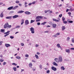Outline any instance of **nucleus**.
<instances>
[{
	"label": "nucleus",
	"mask_w": 74,
	"mask_h": 74,
	"mask_svg": "<svg viewBox=\"0 0 74 74\" xmlns=\"http://www.w3.org/2000/svg\"><path fill=\"white\" fill-rule=\"evenodd\" d=\"M30 30L31 31L32 33L34 34V28L32 27H31L30 28Z\"/></svg>",
	"instance_id": "f257e3e1"
},
{
	"label": "nucleus",
	"mask_w": 74,
	"mask_h": 74,
	"mask_svg": "<svg viewBox=\"0 0 74 74\" xmlns=\"http://www.w3.org/2000/svg\"><path fill=\"white\" fill-rule=\"evenodd\" d=\"M59 61L60 62H62L63 60V59L62 58V57L61 56H60L58 58Z\"/></svg>",
	"instance_id": "f03ea898"
},
{
	"label": "nucleus",
	"mask_w": 74,
	"mask_h": 74,
	"mask_svg": "<svg viewBox=\"0 0 74 74\" xmlns=\"http://www.w3.org/2000/svg\"><path fill=\"white\" fill-rule=\"evenodd\" d=\"M8 23H7L4 25V28L6 29L7 27H8Z\"/></svg>",
	"instance_id": "7ed1b4c3"
},
{
	"label": "nucleus",
	"mask_w": 74,
	"mask_h": 74,
	"mask_svg": "<svg viewBox=\"0 0 74 74\" xmlns=\"http://www.w3.org/2000/svg\"><path fill=\"white\" fill-rule=\"evenodd\" d=\"M29 20H26L25 21V25H28V24H29Z\"/></svg>",
	"instance_id": "20e7f679"
},
{
	"label": "nucleus",
	"mask_w": 74,
	"mask_h": 74,
	"mask_svg": "<svg viewBox=\"0 0 74 74\" xmlns=\"http://www.w3.org/2000/svg\"><path fill=\"white\" fill-rule=\"evenodd\" d=\"M42 16H37L36 17V19H42Z\"/></svg>",
	"instance_id": "39448f33"
},
{
	"label": "nucleus",
	"mask_w": 74,
	"mask_h": 74,
	"mask_svg": "<svg viewBox=\"0 0 74 74\" xmlns=\"http://www.w3.org/2000/svg\"><path fill=\"white\" fill-rule=\"evenodd\" d=\"M5 45L7 48H8V47H11V45L10 44H5Z\"/></svg>",
	"instance_id": "423d86ee"
},
{
	"label": "nucleus",
	"mask_w": 74,
	"mask_h": 74,
	"mask_svg": "<svg viewBox=\"0 0 74 74\" xmlns=\"http://www.w3.org/2000/svg\"><path fill=\"white\" fill-rule=\"evenodd\" d=\"M51 69L52 70H53L54 71H56V68H55V67L53 66L51 67Z\"/></svg>",
	"instance_id": "0eeeda50"
},
{
	"label": "nucleus",
	"mask_w": 74,
	"mask_h": 74,
	"mask_svg": "<svg viewBox=\"0 0 74 74\" xmlns=\"http://www.w3.org/2000/svg\"><path fill=\"white\" fill-rule=\"evenodd\" d=\"M19 16L18 15H15L14 16H13L12 17L13 18V19H15V18H18V17Z\"/></svg>",
	"instance_id": "6e6552de"
},
{
	"label": "nucleus",
	"mask_w": 74,
	"mask_h": 74,
	"mask_svg": "<svg viewBox=\"0 0 74 74\" xmlns=\"http://www.w3.org/2000/svg\"><path fill=\"white\" fill-rule=\"evenodd\" d=\"M54 60L55 62H56V63H59V60H58V58L55 59H54Z\"/></svg>",
	"instance_id": "1a4fd4ad"
},
{
	"label": "nucleus",
	"mask_w": 74,
	"mask_h": 74,
	"mask_svg": "<svg viewBox=\"0 0 74 74\" xmlns=\"http://www.w3.org/2000/svg\"><path fill=\"white\" fill-rule=\"evenodd\" d=\"M25 14H27V15H30V14H31V13L29 12H25Z\"/></svg>",
	"instance_id": "9d476101"
},
{
	"label": "nucleus",
	"mask_w": 74,
	"mask_h": 74,
	"mask_svg": "<svg viewBox=\"0 0 74 74\" xmlns=\"http://www.w3.org/2000/svg\"><path fill=\"white\" fill-rule=\"evenodd\" d=\"M13 8H14L13 6H11V7H10L9 8H8V10H12Z\"/></svg>",
	"instance_id": "9b49d317"
},
{
	"label": "nucleus",
	"mask_w": 74,
	"mask_h": 74,
	"mask_svg": "<svg viewBox=\"0 0 74 74\" xmlns=\"http://www.w3.org/2000/svg\"><path fill=\"white\" fill-rule=\"evenodd\" d=\"M65 51L66 52H67L68 53H70V50L69 49H65Z\"/></svg>",
	"instance_id": "f8f14e48"
},
{
	"label": "nucleus",
	"mask_w": 74,
	"mask_h": 74,
	"mask_svg": "<svg viewBox=\"0 0 74 74\" xmlns=\"http://www.w3.org/2000/svg\"><path fill=\"white\" fill-rule=\"evenodd\" d=\"M57 26V25L55 24H52V26L54 28H56V27Z\"/></svg>",
	"instance_id": "ddd939ff"
},
{
	"label": "nucleus",
	"mask_w": 74,
	"mask_h": 74,
	"mask_svg": "<svg viewBox=\"0 0 74 74\" xmlns=\"http://www.w3.org/2000/svg\"><path fill=\"white\" fill-rule=\"evenodd\" d=\"M53 21H55L56 22H58L59 21V20L56 19H55L54 18L53 19Z\"/></svg>",
	"instance_id": "4468645a"
},
{
	"label": "nucleus",
	"mask_w": 74,
	"mask_h": 74,
	"mask_svg": "<svg viewBox=\"0 0 74 74\" xmlns=\"http://www.w3.org/2000/svg\"><path fill=\"white\" fill-rule=\"evenodd\" d=\"M6 19H10L12 18V16L6 17Z\"/></svg>",
	"instance_id": "2eb2a0df"
},
{
	"label": "nucleus",
	"mask_w": 74,
	"mask_h": 74,
	"mask_svg": "<svg viewBox=\"0 0 74 74\" xmlns=\"http://www.w3.org/2000/svg\"><path fill=\"white\" fill-rule=\"evenodd\" d=\"M23 12H24V11L22 10L19 11H18V14L23 13Z\"/></svg>",
	"instance_id": "dca6fc26"
},
{
	"label": "nucleus",
	"mask_w": 74,
	"mask_h": 74,
	"mask_svg": "<svg viewBox=\"0 0 74 74\" xmlns=\"http://www.w3.org/2000/svg\"><path fill=\"white\" fill-rule=\"evenodd\" d=\"M0 16L1 18H3V17L4 16V14H3V12L1 13Z\"/></svg>",
	"instance_id": "f3484780"
},
{
	"label": "nucleus",
	"mask_w": 74,
	"mask_h": 74,
	"mask_svg": "<svg viewBox=\"0 0 74 74\" xmlns=\"http://www.w3.org/2000/svg\"><path fill=\"white\" fill-rule=\"evenodd\" d=\"M67 21L68 22H69V23H71L73 22V21H70L69 20H68Z\"/></svg>",
	"instance_id": "a211bd4d"
},
{
	"label": "nucleus",
	"mask_w": 74,
	"mask_h": 74,
	"mask_svg": "<svg viewBox=\"0 0 74 74\" xmlns=\"http://www.w3.org/2000/svg\"><path fill=\"white\" fill-rule=\"evenodd\" d=\"M53 65H54V66H58V64H57L56 63V62H54L53 63Z\"/></svg>",
	"instance_id": "6ab92c4d"
},
{
	"label": "nucleus",
	"mask_w": 74,
	"mask_h": 74,
	"mask_svg": "<svg viewBox=\"0 0 74 74\" xmlns=\"http://www.w3.org/2000/svg\"><path fill=\"white\" fill-rule=\"evenodd\" d=\"M62 30L63 31V30H64V29H66V27H64V26H62Z\"/></svg>",
	"instance_id": "aec40b11"
},
{
	"label": "nucleus",
	"mask_w": 74,
	"mask_h": 74,
	"mask_svg": "<svg viewBox=\"0 0 74 74\" xmlns=\"http://www.w3.org/2000/svg\"><path fill=\"white\" fill-rule=\"evenodd\" d=\"M32 66H33L32 63H30L29 64V67H32Z\"/></svg>",
	"instance_id": "412c9836"
},
{
	"label": "nucleus",
	"mask_w": 74,
	"mask_h": 74,
	"mask_svg": "<svg viewBox=\"0 0 74 74\" xmlns=\"http://www.w3.org/2000/svg\"><path fill=\"white\" fill-rule=\"evenodd\" d=\"M21 22L22 23H21V25H23V23H24V19H22L21 20Z\"/></svg>",
	"instance_id": "4be33fe9"
},
{
	"label": "nucleus",
	"mask_w": 74,
	"mask_h": 74,
	"mask_svg": "<svg viewBox=\"0 0 74 74\" xmlns=\"http://www.w3.org/2000/svg\"><path fill=\"white\" fill-rule=\"evenodd\" d=\"M61 70H65V68H64V66H62L61 67Z\"/></svg>",
	"instance_id": "5701e85b"
},
{
	"label": "nucleus",
	"mask_w": 74,
	"mask_h": 74,
	"mask_svg": "<svg viewBox=\"0 0 74 74\" xmlns=\"http://www.w3.org/2000/svg\"><path fill=\"white\" fill-rule=\"evenodd\" d=\"M16 58L17 59H21V57H19V56H16Z\"/></svg>",
	"instance_id": "b1692460"
},
{
	"label": "nucleus",
	"mask_w": 74,
	"mask_h": 74,
	"mask_svg": "<svg viewBox=\"0 0 74 74\" xmlns=\"http://www.w3.org/2000/svg\"><path fill=\"white\" fill-rule=\"evenodd\" d=\"M18 7V6H16L14 8H13V10H15V9H16Z\"/></svg>",
	"instance_id": "393cba45"
},
{
	"label": "nucleus",
	"mask_w": 74,
	"mask_h": 74,
	"mask_svg": "<svg viewBox=\"0 0 74 74\" xmlns=\"http://www.w3.org/2000/svg\"><path fill=\"white\" fill-rule=\"evenodd\" d=\"M13 69L14 71H16V67H13Z\"/></svg>",
	"instance_id": "a878e982"
},
{
	"label": "nucleus",
	"mask_w": 74,
	"mask_h": 74,
	"mask_svg": "<svg viewBox=\"0 0 74 74\" xmlns=\"http://www.w3.org/2000/svg\"><path fill=\"white\" fill-rule=\"evenodd\" d=\"M57 46L58 48H60V44H57Z\"/></svg>",
	"instance_id": "bb28decb"
},
{
	"label": "nucleus",
	"mask_w": 74,
	"mask_h": 74,
	"mask_svg": "<svg viewBox=\"0 0 74 74\" xmlns=\"http://www.w3.org/2000/svg\"><path fill=\"white\" fill-rule=\"evenodd\" d=\"M35 56L36 57V59H39V57H38V56L37 55L35 54Z\"/></svg>",
	"instance_id": "cd10ccee"
},
{
	"label": "nucleus",
	"mask_w": 74,
	"mask_h": 74,
	"mask_svg": "<svg viewBox=\"0 0 74 74\" xmlns=\"http://www.w3.org/2000/svg\"><path fill=\"white\" fill-rule=\"evenodd\" d=\"M34 22H35V20H32L31 21L30 23H33Z\"/></svg>",
	"instance_id": "c85d7f7f"
},
{
	"label": "nucleus",
	"mask_w": 74,
	"mask_h": 74,
	"mask_svg": "<svg viewBox=\"0 0 74 74\" xmlns=\"http://www.w3.org/2000/svg\"><path fill=\"white\" fill-rule=\"evenodd\" d=\"M0 61L1 62H4V59L1 58L0 59Z\"/></svg>",
	"instance_id": "c756f323"
},
{
	"label": "nucleus",
	"mask_w": 74,
	"mask_h": 74,
	"mask_svg": "<svg viewBox=\"0 0 74 74\" xmlns=\"http://www.w3.org/2000/svg\"><path fill=\"white\" fill-rule=\"evenodd\" d=\"M49 12V10H48L47 11L45 10V14H46V13H47V12Z\"/></svg>",
	"instance_id": "7c9ffc66"
},
{
	"label": "nucleus",
	"mask_w": 74,
	"mask_h": 74,
	"mask_svg": "<svg viewBox=\"0 0 74 74\" xmlns=\"http://www.w3.org/2000/svg\"><path fill=\"white\" fill-rule=\"evenodd\" d=\"M25 57L26 58H29V55L26 54L25 56Z\"/></svg>",
	"instance_id": "2f4dec72"
},
{
	"label": "nucleus",
	"mask_w": 74,
	"mask_h": 74,
	"mask_svg": "<svg viewBox=\"0 0 74 74\" xmlns=\"http://www.w3.org/2000/svg\"><path fill=\"white\" fill-rule=\"evenodd\" d=\"M9 34H10V33L6 34L5 35H4V37H7V36H8V35H9Z\"/></svg>",
	"instance_id": "473e14b6"
},
{
	"label": "nucleus",
	"mask_w": 74,
	"mask_h": 74,
	"mask_svg": "<svg viewBox=\"0 0 74 74\" xmlns=\"http://www.w3.org/2000/svg\"><path fill=\"white\" fill-rule=\"evenodd\" d=\"M16 27L17 29L18 28H19L20 27V26L19 25H17L16 26Z\"/></svg>",
	"instance_id": "72a5a7b5"
},
{
	"label": "nucleus",
	"mask_w": 74,
	"mask_h": 74,
	"mask_svg": "<svg viewBox=\"0 0 74 74\" xmlns=\"http://www.w3.org/2000/svg\"><path fill=\"white\" fill-rule=\"evenodd\" d=\"M1 32H4V29H1Z\"/></svg>",
	"instance_id": "f704fd0d"
},
{
	"label": "nucleus",
	"mask_w": 74,
	"mask_h": 74,
	"mask_svg": "<svg viewBox=\"0 0 74 74\" xmlns=\"http://www.w3.org/2000/svg\"><path fill=\"white\" fill-rule=\"evenodd\" d=\"M63 23H65V24L67 23V22L66 21H63Z\"/></svg>",
	"instance_id": "c9c22d12"
},
{
	"label": "nucleus",
	"mask_w": 74,
	"mask_h": 74,
	"mask_svg": "<svg viewBox=\"0 0 74 74\" xmlns=\"http://www.w3.org/2000/svg\"><path fill=\"white\" fill-rule=\"evenodd\" d=\"M50 72V71H49V70H48L47 71V73H49V72Z\"/></svg>",
	"instance_id": "e433bc0d"
},
{
	"label": "nucleus",
	"mask_w": 74,
	"mask_h": 74,
	"mask_svg": "<svg viewBox=\"0 0 74 74\" xmlns=\"http://www.w3.org/2000/svg\"><path fill=\"white\" fill-rule=\"evenodd\" d=\"M11 26H12L11 25H9L8 24V27H9V28H11Z\"/></svg>",
	"instance_id": "4c0bfd02"
},
{
	"label": "nucleus",
	"mask_w": 74,
	"mask_h": 74,
	"mask_svg": "<svg viewBox=\"0 0 74 74\" xmlns=\"http://www.w3.org/2000/svg\"><path fill=\"white\" fill-rule=\"evenodd\" d=\"M47 23V22H44V23H42V25H44L45 24V23Z\"/></svg>",
	"instance_id": "58836bf2"
},
{
	"label": "nucleus",
	"mask_w": 74,
	"mask_h": 74,
	"mask_svg": "<svg viewBox=\"0 0 74 74\" xmlns=\"http://www.w3.org/2000/svg\"><path fill=\"white\" fill-rule=\"evenodd\" d=\"M39 67L40 69H42V65H40L39 66Z\"/></svg>",
	"instance_id": "ea45409f"
},
{
	"label": "nucleus",
	"mask_w": 74,
	"mask_h": 74,
	"mask_svg": "<svg viewBox=\"0 0 74 74\" xmlns=\"http://www.w3.org/2000/svg\"><path fill=\"white\" fill-rule=\"evenodd\" d=\"M65 19H66V18H64V17L62 18V20L63 21H64L65 20Z\"/></svg>",
	"instance_id": "a19ab883"
},
{
	"label": "nucleus",
	"mask_w": 74,
	"mask_h": 74,
	"mask_svg": "<svg viewBox=\"0 0 74 74\" xmlns=\"http://www.w3.org/2000/svg\"><path fill=\"white\" fill-rule=\"evenodd\" d=\"M62 16V14H61L60 15H59V17H60V18H61Z\"/></svg>",
	"instance_id": "79ce46f5"
},
{
	"label": "nucleus",
	"mask_w": 74,
	"mask_h": 74,
	"mask_svg": "<svg viewBox=\"0 0 74 74\" xmlns=\"http://www.w3.org/2000/svg\"><path fill=\"white\" fill-rule=\"evenodd\" d=\"M57 36H58L56 34L55 35L53 36V37H57Z\"/></svg>",
	"instance_id": "37998d69"
},
{
	"label": "nucleus",
	"mask_w": 74,
	"mask_h": 74,
	"mask_svg": "<svg viewBox=\"0 0 74 74\" xmlns=\"http://www.w3.org/2000/svg\"><path fill=\"white\" fill-rule=\"evenodd\" d=\"M72 42H73V43H74V38H73L72 39Z\"/></svg>",
	"instance_id": "c03bdc74"
},
{
	"label": "nucleus",
	"mask_w": 74,
	"mask_h": 74,
	"mask_svg": "<svg viewBox=\"0 0 74 74\" xmlns=\"http://www.w3.org/2000/svg\"><path fill=\"white\" fill-rule=\"evenodd\" d=\"M70 10L71 11H74V9H72L71 8L70 9Z\"/></svg>",
	"instance_id": "a18cd8bd"
},
{
	"label": "nucleus",
	"mask_w": 74,
	"mask_h": 74,
	"mask_svg": "<svg viewBox=\"0 0 74 74\" xmlns=\"http://www.w3.org/2000/svg\"><path fill=\"white\" fill-rule=\"evenodd\" d=\"M39 21H40V19H37L36 21V22H39Z\"/></svg>",
	"instance_id": "49530a36"
},
{
	"label": "nucleus",
	"mask_w": 74,
	"mask_h": 74,
	"mask_svg": "<svg viewBox=\"0 0 74 74\" xmlns=\"http://www.w3.org/2000/svg\"><path fill=\"white\" fill-rule=\"evenodd\" d=\"M12 65H15V66H17V64L15 63H13L12 64Z\"/></svg>",
	"instance_id": "de8ad7c7"
},
{
	"label": "nucleus",
	"mask_w": 74,
	"mask_h": 74,
	"mask_svg": "<svg viewBox=\"0 0 74 74\" xmlns=\"http://www.w3.org/2000/svg\"><path fill=\"white\" fill-rule=\"evenodd\" d=\"M3 41H0V45H2V43H3Z\"/></svg>",
	"instance_id": "09e8293b"
},
{
	"label": "nucleus",
	"mask_w": 74,
	"mask_h": 74,
	"mask_svg": "<svg viewBox=\"0 0 74 74\" xmlns=\"http://www.w3.org/2000/svg\"><path fill=\"white\" fill-rule=\"evenodd\" d=\"M10 38H11V39H13V38H14V37L12 36H10Z\"/></svg>",
	"instance_id": "8fccbe9b"
},
{
	"label": "nucleus",
	"mask_w": 74,
	"mask_h": 74,
	"mask_svg": "<svg viewBox=\"0 0 74 74\" xmlns=\"http://www.w3.org/2000/svg\"><path fill=\"white\" fill-rule=\"evenodd\" d=\"M21 46H24V44H23L22 43H21Z\"/></svg>",
	"instance_id": "3c124183"
},
{
	"label": "nucleus",
	"mask_w": 74,
	"mask_h": 74,
	"mask_svg": "<svg viewBox=\"0 0 74 74\" xmlns=\"http://www.w3.org/2000/svg\"><path fill=\"white\" fill-rule=\"evenodd\" d=\"M49 24L50 25H52V23L50 22H49Z\"/></svg>",
	"instance_id": "603ef678"
},
{
	"label": "nucleus",
	"mask_w": 74,
	"mask_h": 74,
	"mask_svg": "<svg viewBox=\"0 0 74 74\" xmlns=\"http://www.w3.org/2000/svg\"><path fill=\"white\" fill-rule=\"evenodd\" d=\"M70 38L69 37H68L67 38V40L68 41H69V40H70Z\"/></svg>",
	"instance_id": "864d4df0"
},
{
	"label": "nucleus",
	"mask_w": 74,
	"mask_h": 74,
	"mask_svg": "<svg viewBox=\"0 0 74 74\" xmlns=\"http://www.w3.org/2000/svg\"><path fill=\"white\" fill-rule=\"evenodd\" d=\"M19 3V1H16V3Z\"/></svg>",
	"instance_id": "5fc2aeb1"
},
{
	"label": "nucleus",
	"mask_w": 74,
	"mask_h": 74,
	"mask_svg": "<svg viewBox=\"0 0 74 74\" xmlns=\"http://www.w3.org/2000/svg\"><path fill=\"white\" fill-rule=\"evenodd\" d=\"M35 3H36V1H34L32 3V4H35Z\"/></svg>",
	"instance_id": "6e6d98bb"
},
{
	"label": "nucleus",
	"mask_w": 74,
	"mask_h": 74,
	"mask_svg": "<svg viewBox=\"0 0 74 74\" xmlns=\"http://www.w3.org/2000/svg\"><path fill=\"white\" fill-rule=\"evenodd\" d=\"M70 49L71 50H74V48H71Z\"/></svg>",
	"instance_id": "4d7b16f0"
},
{
	"label": "nucleus",
	"mask_w": 74,
	"mask_h": 74,
	"mask_svg": "<svg viewBox=\"0 0 74 74\" xmlns=\"http://www.w3.org/2000/svg\"><path fill=\"white\" fill-rule=\"evenodd\" d=\"M57 36H59V35H60V33H58L57 34H56Z\"/></svg>",
	"instance_id": "13d9d810"
},
{
	"label": "nucleus",
	"mask_w": 74,
	"mask_h": 74,
	"mask_svg": "<svg viewBox=\"0 0 74 74\" xmlns=\"http://www.w3.org/2000/svg\"><path fill=\"white\" fill-rule=\"evenodd\" d=\"M6 64V62H4L3 63V65H5Z\"/></svg>",
	"instance_id": "bf43d9fd"
},
{
	"label": "nucleus",
	"mask_w": 74,
	"mask_h": 74,
	"mask_svg": "<svg viewBox=\"0 0 74 74\" xmlns=\"http://www.w3.org/2000/svg\"><path fill=\"white\" fill-rule=\"evenodd\" d=\"M69 11V9H67L66 10V12H68V11Z\"/></svg>",
	"instance_id": "052dcab7"
},
{
	"label": "nucleus",
	"mask_w": 74,
	"mask_h": 74,
	"mask_svg": "<svg viewBox=\"0 0 74 74\" xmlns=\"http://www.w3.org/2000/svg\"><path fill=\"white\" fill-rule=\"evenodd\" d=\"M38 25H40V23H37Z\"/></svg>",
	"instance_id": "680f3d73"
},
{
	"label": "nucleus",
	"mask_w": 74,
	"mask_h": 74,
	"mask_svg": "<svg viewBox=\"0 0 74 74\" xmlns=\"http://www.w3.org/2000/svg\"><path fill=\"white\" fill-rule=\"evenodd\" d=\"M36 53L37 55H40V53L38 52H37Z\"/></svg>",
	"instance_id": "e2e57ef3"
},
{
	"label": "nucleus",
	"mask_w": 74,
	"mask_h": 74,
	"mask_svg": "<svg viewBox=\"0 0 74 74\" xmlns=\"http://www.w3.org/2000/svg\"><path fill=\"white\" fill-rule=\"evenodd\" d=\"M18 5H19V6H22V4H21V3H19L18 4Z\"/></svg>",
	"instance_id": "0e129e2a"
},
{
	"label": "nucleus",
	"mask_w": 74,
	"mask_h": 74,
	"mask_svg": "<svg viewBox=\"0 0 74 74\" xmlns=\"http://www.w3.org/2000/svg\"><path fill=\"white\" fill-rule=\"evenodd\" d=\"M32 4V3H31L28 4L29 5H31Z\"/></svg>",
	"instance_id": "69168bd1"
},
{
	"label": "nucleus",
	"mask_w": 74,
	"mask_h": 74,
	"mask_svg": "<svg viewBox=\"0 0 74 74\" xmlns=\"http://www.w3.org/2000/svg\"><path fill=\"white\" fill-rule=\"evenodd\" d=\"M47 27H51V26H49V25H47L46 26Z\"/></svg>",
	"instance_id": "338daca9"
},
{
	"label": "nucleus",
	"mask_w": 74,
	"mask_h": 74,
	"mask_svg": "<svg viewBox=\"0 0 74 74\" xmlns=\"http://www.w3.org/2000/svg\"><path fill=\"white\" fill-rule=\"evenodd\" d=\"M44 33H48V31H45L44 32Z\"/></svg>",
	"instance_id": "774afa93"
}]
</instances>
